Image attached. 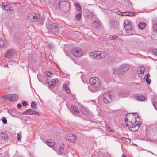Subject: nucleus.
Listing matches in <instances>:
<instances>
[{
  "instance_id": "4",
  "label": "nucleus",
  "mask_w": 157,
  "mask_h": 157,
  "mask_svg": "<svg viewBox=\"0 0 157 157\" xmlns=\"http://www.w3.org/2000/svg\"><path fill=\"white\" fill-rule=\"evenodd\" d=\"M40 17V15L38 13H32L28 14L27 18L29 22H32L38 21Z\"/></svg>"
},
{
  "instance_id": "41",
  "label": "nucleus",
  "mask_w": 157,
  "mask_h": 157,
  "mask_svg": "<svg viewBox=\"0 0 157 157\" xmlns=\"http://www.w3.org/2000/svg\"><path fill=\"white\" fill-rule=\"evenodd\" d=\"M58 82V81L56 80H54L53 79H52L51 80V82H50L53 85H55V84L56 83Z\"/></svg>"
},
{
  "instance_id": "31",
  "label": "nucleus",
  "mask_w": 157,
  "mask_h": 157,
  "mask_svg": "<svg viewBox=\"0 0 157 157\" xmlns=\"http://www.w3.org/2000/svg\"><path fill=\"white\" fill-rule=\"evenodd\" d=\"M74 5L76 8V10L78 11H80L81 10V7L80 5L75 3L74 4Z\"/></svg>"
},
{
  "instance_id": "22",
  "label": "nucleus",
  "mask_w": 157,
  "mask_h": 157,
  "mask_svg": "<svg viewBox=\"0 0 157 157\" xmlns=\"http://www.w3.org/2000/svg\"><path fill=\"white\" fill-rule=\"evenodd\" d=\"M146 24L143 22H140L138 25V26L140 29H144V27L146 26Z\"/></svg>"
},
{
  "instance_id": "18",
  "label": "nucleus",
  "mask_w": 157,
  "mask_h": 157,
  "mask_svg": "<svg viewBox=\"0 0 157 157\" xmlns=\"http://www.w3.org/2000/svg\"><path fill=\"white\" fill-rule=\"evenodd\" d=\"M46 144L48 146L50 147H53L55 145V142L53 140H48L46 141Z\"/></svg>"
},
{
  "instance_id": "2",
  "label": "nucleus",
  "mask_w": 157,
  "mask_h": 157,
  "mask_svg": "<svg viewBox=\"0 0 157 157\" xmlns=\"http://www.w3.org/2000/svg\"><path fill=\"white\" fill-rule=\"evenodd\" d=\"M125 121L127 127L131 131L135 132L138 130L140 123V122L138 121V123H137V122L135 121V124H134L131 122H128L127 119H125Z\"/></svg>"
},
{
  "instance_id": "9",
  "label": "nucleus",
  "mask_w": 157,
  "mask_h": 157,
  "mask_svg": "<svg viewBox=\"0 0 157 157\" xmlns=\"http://www.w3.org/2000/svg\"><path fill=\"white\" fill-rule=\"evenodd\" d=\"M5 99H8L9 101L11 102L16 101L18 99V97L17 94H11L4 96Z\"/></svg>"
},
{
  "instance_id": "3",
  "label": "nucleus",
  "mask_w": 157,
  "mask_h": 157,
  "mask_svg": "<svg viewBox=\"0 0 157 157\" xmlns=\"http://www.w3.org/2000/svg\"><path fill=\"white\" fill-rule=\"evenodd\" d=\"M59 8L63 13L68 12L70 9V4L68 2L59 1Z\"/></svg>"
},
{
  "instance_id": "27",
  "label": "nucleus",
  "mask_w": 157,
  "mask_h": 157,
  "mask_svg": "<svg viewBox=\"0 0 157 157\" xmlns=\"http://www.w3.org/2000/svg\"><path fill=\"white\" fill-rule=\"evenodd\" d=\"M64 148V144L62 143L61 144L60 147L59 149V152L60 154H62L63 153V150Z\"/></svg>"
},
{
  "instance_id": "29",
  "label": "nucleus",
  "mask_w": 157,
  "mask_h": 157,
  "mask_svg": "<svg viewBox=\"0 0 157 157\" xmlns=\"http://www.w3.org/2000/svg\"><path fill=\"white\" fill-rule=\"evenodd\" d=\"M81 17V13L80 12L78 13L76 16L75 18L78 20H80Z\"/></svg>"
},
{
  "instance_id": "6",
  "label": "nucleus",
  "mask_w": 157,
  "mask_h": 157,
  "mask_svg": "<svg viewBox=\"0 0 157 157\" xmlns=\"http://www.w3.org/2000/svg\"><path fill=\"white\" fill-rule=\"evenodd\" d=\"M90 84L94 87L98 88L100 86L101 82L99 78L96 77H91L89 79Z\"/></svg>"
},
{
  "instance_id": "24",
  "label": "nucleus",
  "mask_w": 157,
  "mask_h": 157,
  "mask_svg": "<svg viewBox=\"0 0 157 157\" xmlns=\"http://www.w3.org/2000/svg\"><path fill=\"white\" fill-rule=\"evenodd\" d=\"M5 40L4 39H0V47H5Z\"/></svg>"
},
{
  "instance_id": "21",
  "label": "nucleus",
  "mask_w": 157,
  "mask_h": 157,
  "mask_svg": "<svg viewBox=\"0 0 157 157\" xmlns=\"http://www.w3.org/2000/svg\"><path fill=\"white\" fill-rule=\"evenodd\" d=\"M124 26L127 33H130L131 32L132 27L131 25H128Z\"/></svg>"
},
{
  "instance_id": "13",
  "label": "nucleus",
  "mask_w": 157,
  "mask_h": 157,
  "mask_svg": "<svg viewBox=\"0 0 157 157\" xmlns=\"http://www.w3.org/2000/svg\"><path fill=\"white\" fill-rule=\"evenodd\" d=\"M22 114L23 115H37L38 114V112L32 109H28L26 111H25L22 113Z\"/></svg>"
},
{
  "instance_id": "55",
  "label": "nucleus",
  "mask_w": 157,
  "mask_h": 157,
  "mask_svg": "<svg viewBox=\"0 0 157 157\" xmlns=\"http://www.w3.org/2000/svg\"><path fill=\"white\" fill-rule=\"evenodd\" d=\"M135 113V114H136V115H137V116L138 117V118L139 117V116H138V115L136 113Z\"/></svg>"
},
{
  "instance_id": "34",
  "label": "nucleus",
  "mask_w": 157,
  "mask_h": 157,
  "mask_svg": "<svg viewBox=\"0 0 157 157\" xmlns=\"http://www.w3.org/2000/svg\"><path fill=\"white\" fill-rule=\"evenodd\" d=\"M117 38L118 37L115 35L114 36H109V38L113 40H117Z\"/></svg>"
},
{
  "instance_id": "8",
  "label": "nucleus",
  "mask_w": 157,
  "mask_h": 157,
  "mask_svg": "<svg viewBox=\"0 0 157 157\" xmlns=\"http://www.w3.org/2000/svg\"><path fill=\"white\" fill-rule=\"evenodd\" d=\"M71 54L75 57H79L83 53V51L80 48H72L71 51Z\"/></svg>"
},
{
  "instance_id": "17",
  "label": "nucleus",
  "mask_w": 157,
  "mask_h": 157,
  "mask_svg": "<svg viewBox=\"0 0 157 157\" xmlns=\"http://www.w3.org/2000/svg\"><path fill=\"white\" fill-rule=\"evenodd\" d=\"M129 68V66L127 64H124L122 65L121 67V71L124 72L127 71Z\"/></svg>"
},
{
  "instance_id": "37",
  "label": "nucleus",
  "mask_w": 157,
  "mask_h": 157,
  "mask_svg": "<svg viewBox=\"0 0 157 157\" xmlns=\"http://www.w3.org/2000/svg\"><path fill=\"white\" fill-rule=\"evenodd\" d=\"M128 14H125V16H133L135 15L134 13L133 12H128Z\"/></svg>"
},
{
  "instance_id": "16",
  "label": "nucleus",
  "mask_w": 157,
  "mask_h": 157,
  "mask_svg": "<svg viewBox=\"0 0 157 157\" xmlns=\"http://www.w3.org/2000/svg\"><path fill=\"white\" fill-rule=\"evenodd\" d=\"M135 97L137 100L140 101H143L145 100V97L140 94H136Z\"/></svg>"
},
{
  "instance_id": "30",
  "label": "nucleus",
  "mask_w": 157,
  "mask_h": 157,
  "mask_svg": "<svg viewBox=\"0 0 157 157\" xmlns=\"http://www.w3.org/2000/svg\"><path fill=\"white\" fill-rule=\"evenodd\" d=\"M152 28L155 32H157V22L153 25Z\"/></svg>"
},
{
  "instance_id": "19",
  "label": "nucleus",
  "mask_w": 157,
  "mask_h": 157,
  "mask_svg": "<svg viewBox=\"0 0 157 157\" xmlns=\"http://www.w3.org/2000/svg\"><path fill=\"white\" fill-rule=\"evenodd\" d=\"M92 25V26L94 28H98L99 27V25H100V23L99 21L96 20L94 22H93Z\"/></svg>"
},
{
  "instance_id": "1",
  "label": "nucleus",
  "mask_w": 157,
  "mask_h": 157,
  "mask_svg": "<svg viewBox=\"0 0 157 157\" xmlns=\"http://www.w3.org/2000/svg\"><path fill=\"white\" fill-rule=\"evenodd\" d=\"M91 58L94 59H98L99 58L103 59L105 57V53L102 51L95 50L89 53Z\"/></svg>"
},
{
  "instance_id": "39",
  "label": "nucleus",
  "mask_w": 157,
  "mask_h": 157,
  "mask_svg": "<svg viewBox=\"0 0 157 157\" xmlns=\"http://www.w3.org/2000/svg\"><path fill=\"white\" fill-rule=\"evenodd\" d=\"M21 132H19L17 134V139L19 141H20L21 140Z\"/></svg>"
},
{
  "instance_id": "51",
  "label": "nucleus",
  "mask_w": 157,
  "mask_h": 157,
  "mask_svg": "<svg viewBox=\"0 0 157 157\" xmlns=\"http://www.w3.org/2000/svg\"><path fill=\"white\" fill-rule=\"evenodd\" d=\"M22 104L24 106H25L27 105V102L25 101L22 102Z\"/></svg>"
},
{
  "instance_id": "42",
  "label": "nucleus",
  "mask_w": 157,
  "mask_h": 157,
  "mask_svg": "<svg viewBox=\"0 0 157 157\" xmlns=\"http://www.w3.org/2000/svg\"><path fill=\"white\" fill-rule=\"evenodd\" d=\"M2 120L3 123L6 124L7 123V120L6 118L4 117H2Z\"/></svg>"
},
{
  "instance_id": "52",
  "label": "nucleus",
  "mask_w": 157,
  "mask_h": 157,
  "mask_svg": "<svg viewBox=\"0 0 157 157\" xmlns=\"http://www.w3.org/2000/svg\"><path fill=\"white\" fill-rule=\"evenodd\" d=\"M22 106V105H21L19 103V104H18L17 105V108L18 109H20L21 107Z\"/></svg>"
},
{
  "instance_id": "49",
  "label": "nucleus",
  "mask_w": 157,
  "mask_h": 157,
  "mask_svg": "<svg viewBox=\"0 0 157 157\" xmlns=\"http://www.w3.org/2000/svg\"><path fill=\"white\" fill-rule=\"evenodd\" d=\"M52 74V73L49 71H48L47 74V76L48 78H50V75Z\"/></svg>"
},
{
  "instance_id": "25",
  "label": "nucleus",
  "mask_w": 157,
  "mask_h": 157,
  "mask_svg": "<svg viewBox=\"0 0 157 157\" xmlns=\"http://www.w3.org/2000/svg\"><path fill=\"white\" fill-rule=\"evenodd\" d=\"M59 2L58 3L56 1H55L53 2L52 4L53 7L55 9H57L58 7H59Z\"/></svg>"
},
{
  "instance_id": "38",
  "label": "nucleus",
  "mask_w": 157,
  "mask_h": 157,
  "mask_svg": "<svg viewBox=\"0 0 157 157\" xmlns=\"http://www.w3.org/2000/svg\"><path fill=\"white\" fill-rule=\"evenodd\" d=\"M106 130L107 131H108L109 132H114V131L113 130H112L110 127H109L108 126H107L106 127Z\"/></svg>"
},
{
  "instance_id": "28",
  "label": "nucleus",
  "mask_w": 157,
  "mask_h": 157,
  "mask_svg": "<svg viewBox=\"0 0 157 157\" xmlns=\"http://www.w3.org/2000/svg\"><path fill=\"white\" fill-rule=\"evenodd\" d=\"M63 87L64 88L65 92L67 93H69L70 92V90L69 88L66 86H64V85L63 86Z\"/></svg>"
},
{
  "instance_id": "15",
  "label": "nucleus",
  "mask_w": 157,
  "mask_h": 157,
  "mask_svg": "<svg viewBox=\"0 0 157 157\" xmlns=\"http://www.w3.org/2000/svg\"><path fill=\"white\" fill-rule=\"evenodd\" d=\"M145 69L143 67H141L138 70V74L139 77H141L144 74Z\"/></svg>"
},
{
  "instance_id": "50",
  "label": "nucleus",
  "mask_w": 157,
  "mask_h": 157,
  "mask_svg": "<svg viewBox=\"0 0 157 157\" xmlns=\"http://www.w3.org/2000/svg\"><path fill=\"white\" fill-rule=\"evenodd\" d=\"M153 131L154 133L157 134V127L154 128Z\"/></svg>"
},
{
  "instance_id": "54",
  "label": "nucleus",
  "mask_w": 157,
  "mask_h": 157,
  "mask_svg": "<svg viewBox=\"0 0 157 157\" xmlns=\"http://www.w3.org/2000/svg\"><path fill=\"white\" fill-rule=\"evenodd\" d=\"M4 66L5 67H8V66L7 65H4Z\"/></svg>"
},
{
  "instance_id": "35",
  "label": "nucleus",
  "mask_w": 157,
  "mask_h": 157,
  "mask_svg": "<svg viewBox=\"0 0 157 157\" xmlns=\"http://www.w3.org/2000/svg\"><path fill=\"white\" fill-rule=\"evenodd\" d=\"M124 26H126L128 25H131L130 21L128 20H125L124 23Z\"/></svg>"
},
{
  "instance_id": "12",
  "label": "nucleus",
  "mask_w": 157,
  "mask_h": 157,
  "mask_svg": "<svg viewBox=\"0 0 157 157\" xmlns=\"http://www.w3.org/2000/svg\"><path fill=\"white\" fill-rule=\"evenodd\" d=\"M110 25L111 28L114 29H117L119 28V24L114 20L110 21Z\"/></svg>"
},
{
  "instance_id": "26",
  "label": "nucleus",
  "mask_w": 157,
  "mask_h": 157,
  "mask_svg": "<svg viewBox=\"0 0 157 157\" xmlns=\"http://www.w3.org/2000/svg\"><path fill=\"white\" fill-rule=\"evenodd\" d=\"M1 136L2 137V139L4 140H6L8 139V137L7 136V135L6 133L2 132Z\"/></svg>"
},
{
  "instance_id": "43",
  "label": "nucleus",
  "mask_w": 157,
  "mask_h": 157,
  "mask_svg": "<svg viewBox=\"0 0 157 157\" xmlns=\"http://www.w3.org/2000/svg\"><path fill=\"white\" fill-rule=\"evenodd\" d=\"M54 47L53 44H48V48L50 50L53 49Z\"/></svg>"
},
{
  "instance_id": "11",
  "label": "nucleus",
  "mask_w": 157,
  "mask_h": 157,
  "mask_svg": "<svg viewBox=\"0 0 157 157\" xmlns=\"http://www.w3.org/2000/svg\"><path fill=\"white\" fill-rule=\"evenodd\" d=\"M14 52V51L13 49L8 50L6 53L5 57L9 59H10L13 56Z\"/></svg>"
},
{
  "instance_id": "36",
  "label": "nucleus",
  "mask_w": 157,
  "mask_h": 157,
  "mask_svg": "<svg viewBox=\"0 0 157 157\" xmlns=\"http://www.w3.org/2000/svg\"><path fill=\"white\" fill-rule=\"evenodd\" d=\"M82 112L85 115H86L88 113V111L87 109H82Z\"/></svg>"
},
{
  "instance_id": "20",
  "label": "nucleus",
  "mask_w": 157,
  "mask_h": 157,
  "mask_svg": "<svg viewBox=\"0 0 157 157\" xmlns=\"http://www.w3.org/2000/svg\"><path fill=\"white\" fill-rule=\"evenodd\" d=\"M2 6L4 9L7 11H8L9 12V10H10L11 9V8L10 7V6L6 5V3L5 2L2 3Z\"/></svg>"
},
{
  "instance_id": "46",
  "label": "nucleus",
  "mask_w": 157,
  "mask_h": 157,
  "mask_svg": "<svg viewBox=\"0 0 157 157\" xmlns=\"http://www.w3.org/2000/svg\"><path fill=\"white\" fill-rule=\"evenodd\" d=\"M153 105L155 108L157 110V101H155L153 104Z\"/></svg>"
},
{
  "instance_id": "14",
  "label": "nucleus",
  "mask_w": 157,
  "mask_h": 157,
  "mask_svg": "<svg viewBox=\"0 0 157 157\" xmlns=\"http://www.w3.org/2000/svg\"><path fill=\"white\" fill-rule=\"evenodd\" d=\"M70 111L73 114H77L79 112V111L77 109V107L74 106H71L70 109Z\"/></svg>"
},
{
  "instance_id": "44",
  "label": "nucleus",
  "mask_w": 157,
  "mask_h": 157,
  "mask_svg": "<svg viewBox=\"0 0 157 157\" xmlns=\"http://www.w3.org/2000/svg\"><path fill=\"white\" fill-rule=\"evenodd\" d=\"M6 99H5L4 96L3 98H0V104L3 103V102L5 101Z\"/></svg>"
},
{
  "instance_id": "7",
  "label": "nucleus",
  "mask_w": 157,
  "mask_h": 157,
  "mask_svg": "<svg viewBox=\"0 0 157 157\" xmlns=\"http://www.w3.org/2000/svg\"><path fill=\"white\" fill-rule=\"evenodd\" d=\"M58 24L56 23H48L46 25V27L49 30L52 31L56 33L59 31Z\"/></svg>"
},
{
  "instance_id": "47",
  "label": "nucleus",
  "mask_w": 157,
  "mask_h": 157,
  "mask_svg": "<svg viewBox=\"0 0 157 157\" xmlns=\"http://www.w3.org/2000/svg\"><path fill=\"white\" fill-rule=\"evenodd\" d=\"M116 71V69H113L111 70V72L113 75H115V72Z\"/></svg>"
},
{
  "instance_id": "53",
  "label": "nucleus",
  "mask_w": 157,
  "mask_h": 157,
  "mask_svg": "<svg viewBox=\"0 0 157 157\" xmlns=\"http://www.w3.org/2000/svg\"><path fill=\"white\" fill-rule=\"evenodd\" d=\"M122 157H126L124 154H123L122 155Z\"/></svg>"
},
{
  "instance_id": "10",
  "label": "nucleus",
  "mask_w": 157,
  "mask_h": 157,
  "mask_svg": "<svg viewBox=\"0 0 157 157\" xmlns=\"http://www.w3.org/2000/svg\"><path fill=\"white\" fill-rule=\"evenodd\" d=\"M65 138L66 140L72 142H75L76 140V137L75 136L70 133H68L65 136Z\"/></svg>"
},
{
  "instance_id": "40",
  "label": "nucleus",
  "mask_w": 157,
  "mask_h": 157,
  "mask_svg": "<svg viewBox=\"0 0 157 157\" xmlns=\"http://www.w3.org/2000/svg\"><path fill=\"white\" fill-rule=\"evenodd\" d=\"M117 13L119 15H121V16H124L125 15H124V14H125L126 13L127 14L128 13V12H125L124 13H123L121 12V11H118L117 12Z\"/></svg>"
},
{
  "instance_id": "33",
  "label": "nucleus",
  "mask_w": 157,
  "mask_h": 157,
  "mask_svg": "<svg viewBox=\"0 0 157 157\" xmlns=\"http://www.w3.org/2000/svg\"><path fill=\"white\" fill-rule=\"evenodd\" d=\"M123 141L126 144H129L130 143V140L127 138H124Z\"/></svg>"
},
{
  "instance_id": "5",
  "label": "nucleus",
  "mask_w": 157,
  "mask_h": 157,
  "mask_svg": "<svg viewBox=\"0 0 157 157\" xmlns=\"http://www.w3.org/2000/svg\"><path fill=\"white\" fill-rule=\"evenodd\" d=\"M114 99L113 96L109 92L105 93L103 98V101L105 104L110 103Z\"/></svg>"
},
{
  "instance_id": "23",
  "label": "nucleus",
  "mask_w": 157,
  "mask_h": 157,
  "mask_svg": "<svg viewBox=\"0 0 157 157\" xmlns=\"http://www.w3.org/2000/svg\"><path fill=\"white\" fill-rule=\"evenodd\" d=\"M150 77V75L149 74H147L145 77V78L146 81L147 82V83L148 84H150L151 80L149 79V78Z\"/></svg>"
},
{
  "instance_id": "45",
  "label": "nucleus",
  "mask_w": 157,
  "mask_h": 157,
  "mask_svg": "<svg viewBox=\"0 0 157 157\" xmlns=\"http://www.w3.org/2000/svg\"><path fill=\"white\" fill-rule=\"evenodd\" d=\"M46 83H47L48 84V86L50 88H52L54 86V85L52 84H51L50 82L49 83H47V82H46Z\"/></svg>"
},
{
  "instance_id": "48",
  "label": "nucleus",
  "mask_w": 157,
  "mask_h": 157,
  "mask_svg": "<svg viewBox=\"0 0 157 157\" xmlns=\"http://www.w3.org/2000/svg\"><path fill=\"white\" fill-rule=\"evenodd\" d=\"M153 52L155 55L157 56V49H153Z\"/></svg>"
},
{
  "instance_id": "32",
  "label": "nucleus",
  "mask_w": 157,
  "mask_h": 157,
  "mask_svg": "<svg viewBox=\"0 0 157 157\" xmlns=\"http://www.w3.org/2000/svg\"><path fill=\"white\" fill-rule=\"evenodd\" d=\"M36 102L34 101H33L31 103V107L33 109H35L36 107Z\"/></svg>"
}]
</instances>
